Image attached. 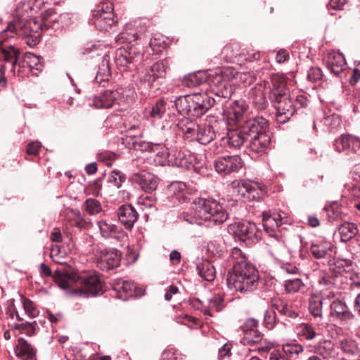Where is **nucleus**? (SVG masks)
Here are the masks:
<instances>
[{"label": "nucleus", "instance_id": "obj_57", "mask_svg": "<svg viewBox=\"0 0 360 360\" xmlns=\"http://www.w3.org/2000/svg\"><path fill=\"white\" fill-rule=\"evenodd\" d=\"M117 155L110 151L102 152L98 155V160L103 162L108 167L112 165L114 160L116 159Z\"/></svg>", "mask_w": 360, "mask_h": 360}, {"label": "nucleus", "instance_id": "obj_7", "mask_svg": "<svg viewBox=\"0 0 360 360\" xmlns=\"http://www.w3.org/2000/svg\"><path fill=\"white\" fill-rule=\"evenodd\" d=\"M32 31L29 23L20 19L10 21L6 29L0 32V51L4 54L6 62L15 66L18 62L20 51L15 49V44L11 41L15 37L26 39V44L32 46L37 43V39H30Z\"/></svg>", "mask_w": 360, "mask_h": 360}, {"label": "nucleus", "instance_id": "obj_13", "mask_svg": "<svg viewBox=\"0 0 360 360\" xmlns=\"http://www.w3.org/2000/svg\"><path fill=\"white\" fill-rule=\"evenodd\" d=\"M162 155L165 157V160L172 165L178 167H184L189 169L191 161L193 160L194 153H191L187 150H171L167 148L165 152H162Z\"/></svg>", "mask_w": 360, "mask_h": 360}, {"label": "nucleus", "instance_id": "obj_22", "mask_svg": "<svg viewBox=\"0 0 360 360\" xmlns=\"http://www.w3.org/2000/svg\"><path fill=\"white\" fill-rule=\"evenodd\" d=\"M142 136H125L122 139V144L130 150L139 151H155V148L160 146L158 143L146 141L141 139Z\"/></svg>", "mask_w": 360, "mask_h": 360}, {"label": "nucleus", "instance_id": "obj_16", "mask_svg": "<svg viewBox=\"0 0 360 360\" xmlns=\"http://www.w3.org/2000/svg\"><path fill=\"white\" fill-rule=\"evenodd\" d=\"M89 105L97 109L111 108L119 101V91L105 90L89 98Z\"/></svg>", "mask_w": 360, "mask_h": 360}, {"label": "nucleus", "instance_id": "obj_54", "mask_svg": "<svg viewBox=\"0 0 360 360\" xmlns=\"http://www.w3.org/2000/svg\"><path fill=\"white\" fill-rule=\"evenodd\" d=\"M258 329V322L255 319H248L240 326V330L243 332V335L247 334L248 332L255 331Z\"/></svg>", "mask_w": 360, "mask_h": 360}, {"label": "nucleus", "instance_id": "obj_2", "mask_svg": "<svg viewBox=\"0 0 360 360\" xmlns=\"http://www.w3.org/2000/svg\"><path fill=\"white\" fill-rule=\"evenodd\" d=\"M39 273L43 277L52 276L54 282L63 290L68 289L71 284L78 283L80 288L70 291L72 295L79 297L94 296L103 291V283L96 271H89L78 275L74 272H68L56 269L52 274L51 269L44 263L39 266Z\"/></svg>", "mask_w": 360, "mask_h": 360}, {"label": "nucleus", "instance_id": "obj_52", "mask_svg": "<svg viewBox=\"0 0 360 360\" xmlns=\"http://www.w3.org/2000/svg\"><path fill=\"white\" fill-rule=\"evenodd\" d=\"M264 326L269 329H273L276 324V315L274 310H266L264 316Z\"/></svg>", "mask_w": 360, "mask_h": 360}, {"label": "nucleus", "instance_id": "obj_60", "mask_svg": "<svg viewBox=\"0 0 360 360\" xmlns=\"http://www.w3.org/2000/svg\"><path fill=\"white\" fill-rule=\"evenodd\" d=\"M341 348L344 353L349 356H354L358 353V349L356 344L353 342H342Z\"/></svg>", "mask_w": 360, "mask_h": 360}, {"label": "nucleus", "instance_id": "obj_58", "mask_svg": "<svg viewBox=\"0 0 360 360\" xmlns=\"http://www.w3.org/2000/svg\"><path fill=\"white\" fill-rule=\"evenodd\" d=\"M319 283L325 286L327 289H330L335 284V279L327 272H321L320 274Z\"/></svg>", "mask_w": 360, "mask_h": 360}, {"label": "nucleus", "instance_id": "obj_34", "mask_svg": "<svg viewBox=\"0 0 360 360\" xmlns=\"http://www.w3.org/2000/svg\"><path fill=\"white\" fill-rule=\"evenodd\" d=\"M15 354L20 358L32 359L35 355V350L26 340L21 338L18 340Z\"/></svg>", "mask_w": 360, "mask_h": 360}, {"label": "nucleus", "instance_id": "obj_27", "mask_svg": "<svg viewBox=\"0 0 360 360\" xmlns=\"http://www.w3.org/2000/svg\"><path fill=\"white\" fill-rule=\"evenodd\" d=\"M98 226L101 236L105 238H120L126 236L125 233L121 228L106 220L98 221Z\"/></svg>", "mask_w": 360, "mask_h": 360}, {"label": "nucleus", "instance_id": "obj_59", "mask_svg": "<svg viewBox=\"0 0 360 360\" xmlns=\"http://www.w3.org/2000/svg\"><path fill=\"white\" fill-rule=\"evenodd\" d=\"M323 77L322 70L319 67H311L307 73V79L311 82L320 80Z\"/></svg>", "mask_w": 360, "mask_h": 360}, {"label": "nucleus", "instance_id": "obj_37", "mask_svg": "<svg viewBox=\"0 0 360 360\" xmlns=\"http://www.w3.org/2000/svg\"><path fill=\"white\" fill-rule=\"evenodd\" d=\"M303 352L304 348L299 343H287L283 346L281 351L288 360H297Z\"/></svg>", "mask_w": 360, "mask_h": 360}, {"label": "nucleus", "instance_id": "obj_49", "mask_svg": "<svg viewBox=\"0 0 360 360\" xmlns=\"http://www.w3.org/2000/svg\"><path fill=\"white\" fill-rule=\"evenodd\" d=\"M115 91H119V101L120 100L122 102L127 105L133 103L134 92L132 90L129 89L120 88L116 89Z\"/></svg>", "mask_w": 360, "mask_h": 360}, {"label": "nucleus", "instance_id": "obj_64", "mask_svg": "<svg viewBox=\"0 0 360 360\" xmlns=\"http://www.w3.org/2000/svg\"><path fill=\"white\" fill-rule=\"evenodd\" d=\"M346 0H330L328 4V8L333 10H342Z\"/></svg>", "mask_w": 360, "mask_h": 360}, {"label": "nucleus", "instance_id": "obj_50", "mask_svg": "<svg viewBox=\"0 0 360 360\" xmlns=\"http://www.w3.org/2000/svg\"><path fill=\"white\" fill-rule=\"evenodd\" d=\"M22 302L25 312L30 318H35L39 315V311L33 302L29 299L22 298Z\"/></svg>", "mask_w": 360, "mask_h": 360}, {"label": "nucleus", "instance_id": "obj_24", "mask_svg": "<svg viewBox=\"0 0 360 360\" xmlns=\"http://www.w3.org/2000/svg\"><path fill=\"white\" fill-rule=\"evenodd\" d=\"M117 216L127 229H131L139 217L136 210L129 204L121 205L117 210Z\"/></svg>", "mask_w": 360, "mask_h": 360}, {"label": "nucleus", "instance_id": "obj_44", "mask_svg": "<svg viewBox=\"0 0 360 360\" xmlns=\"http://www.w3.org/2000/svg\"><path fill=\"white\" fill-rule=\"evenodd\" d=\"M25 61L32 72L34 70L39 72L42 70L44 65L40 56L30 53L26 55Z\"/></svg>", "mask_w": 360, "mask_h": 360}, {"label": "nucleus", "instance_id": "obj_12", "mask_svg": "<svg viewBox=\"0 0 360 360\" xmlns=\"http://www.w3.org/2000/svg\"><path fill=\"white\" fill-rule=\"evenodd\" d=\"M262 226L270 237H278V229L281 224H288V215L284 212H264Z\"/></svg>", "mask_w": 360, "mask_h": 360}, {"label": "nucleus", "instance_id": "obj_11", "mask_svg": "<svg viewBox=\"0 0 360 360\" xmlns=\"http://www.w3.org/2000/svg\"><path fill=\"white\" fill-rule=\"evenodd\" d=\"M232 184L234 191L248 200L259 198L265 191V188L262 184L250 180H236L233 181Z\"/></svg>", "mask_w": 360, "mask_h": 360}, {"label": "nucleus", "instance_id": "obj_36", "mask_svg": "<svg viewBox=\"0 0 360 360\" xmlns=\"http://www.w3.org/2000/svg\"><path fill=\"white\" fill-rule=\"evenodd\" d=\"M166 103L162 99H158L155 105H153L146 112V117L147 119L154 120H160L162 118L166 111Z\"/></svg>", "mask_w": 360, "mask_h": 360}, {"label": "nucleus", "instance_id": "obj_47", "mask_svg": "<svg viewBox=\"0 0 360 360\" xmlns=\"http://www.w3.org/2000/svg\"><path fill=\"white\" fill-rule=\"evenodd\" d=\"M85 210L89 214H98L102 210L101 202L92 198H87L84 202Z\"/></svg>", "mask_w": 360, "mask_h": 360}, {"label": "nucleus", "instance_id": "obj_10", "mask_svg": "<svg viewBox=\"0 0 360 360\" xmlns=\"http://www.w3.org/2000/svg\"><path fill=\"white\" fill-rule=\"evenodd\" d=\"M229 232L232 233L236 239L251 245L260 238V231L255 223L244 221L234 223L229 227Z\"/></svg>", "mask_w": 360, "mask_h": 360}, {"label": "nucleus", "instance_id": "obj_17", "mask_svg": "<svg viewBox=\"0 0 360 360\" xmlns=\"http://www.w3.org/2000/svg\"><path fill=\"white\" fill-rule=\"evenodd\" d=\"M341 125V118L338 115L331 114L326 115L322 120H316L313 123V128L317 132L335 134Z\"/></svg>", "mask_w": 360, "mask_h": 360}, {"label": "nucleus", "instance_id": "obj_5", "mask_svg": "<svg viewBox=\"0 0 360 360\" xmlns=\"http://www.w3.org/2000/svg\"><path fill=\"white\" fill-rule=\"evenodd\" d=\"M269 99L276 110V121L280 123L286 122L295 114L296 108H304L308 103L304 95L297 96L293 101L285 83L278 79L272 80Z\"/></svg>", "mask_w": 360, "mask_h": 360}, {"label": "nucleus", "instance_id": "obj_62", "mask_svg": "<svg viewBox=\"0 0 360 360\" xmlns=\"http://www.w3.org/2000/svg\"><path fill=\"white\" fill-rule=\"evenodd\" d=\"M194 157V160L191 161V165H190L188 169H193L195 171H198L204 166L205 160L201 155H198L195 153Z\"/></svg>", "mask_w": 360, "mask_h": 360}, {"label": "nucleus", "instance_id": "obj_63", "mask_svg": "<svg viewBox=\"0 0 360 360\" xmlns=\"http://www.w3.org/2000/svg\"><path fill=\"white\" fill-rule=\"evenodd\" d=\"M41 144L39 141H33L27 145L26 152L29 155H37L39 153V151L41 149Z\"/></svg>", "mask_w": 360, "mask_h": 360}, {"label": "nucleus", "instance_id": "obj_15", "mask_svg": "<svg viewBox=\"0 0 360 360\" xmlns=\"http://www.w3.org/2000/svg\"><path fill=\"white\" fill-rule=\"evenodd\" d=\"M122 255L116 249H103L98 255V266L103 271H109L120 266Z\"/></svg>", "mask_w": 360, "mask_h": 360}, {"label": "nucleus", "instance_id": "obj_38", "mask_svg": "<svg viewBox=\"0 0 360 360\" xmlns=\"http://www.w3.org/2000/svg\"><path fill=\"white\" fill-rule=\"evenodd\" d=\"M295 332L298 336L303 338L306 340H311L318 335L314 327L306 323H302L295 328Z\"/></svg>", "mask_w": 360, "mask_h": 360}, {"label": "nucleus", "instance_id": "obj_46", "mask_svg": "<svg viewBox=\"0 0 360 360\" xmlns=\"http://www.w3.org/2000/svg\"><path fill=\"white\" fill-rule=\"evenodd\" d=\"M345 187L351 192L352 195L354 198V207L360 211V184L359 183L346 184Z\"/></svg>", "mask_w": 360, "mask_h": 360}, {"label": "nucleus", "instance_id": "obj_21", "mask_svg": "<svg viewBox=\"0 0 360 360\" xmlns=\"http://www.w3.org/2000/svg\"><path fill=\"white\" fill-rule=\"evenodd\" d=\"M192 304L197 309H200L204 315L212 316L211 310L214 309L217 311H221L225 306L224 300L221 295H214L207 300V304H205L198 299L192 302Z\"/></svg>", "mask_w": 360, "mask_h": 360}, {"label": "nucleus", "instance_id": "obj_43", "mask_svg": "<svg viewBox=\"0 0 360 360\" xmlns=\"http://www.w3.org/2000/svg\"><path fill=\"white\" fill-rule=\"evenodd\" d=\"M138 39L137 32L130 26L126 27L125 30L120 33L116 37L118 43H131Z\"/></svg>", "mask_w": 360, "mask_h": 360}, {"label": "nucleus", "instance_id": "obj_29", "mask_svg": "<svg viewBox=\"0 0 360 360\" xmlns=\"http://www.w3.org/2000/svg\"><path fill=\"white\" fill-rule=\"evenodd\" d=\"M249 97L255 108L259 110H264L268 106L264 88L261 85L252 87L249 91Z\"/></svg>", "mask_w": 360, "mask_h": 360}, {"label": "nucleus", "instance_id": "obj_53", "mask_svg": "<svg viewBox=\"0 0 360 360\" xmlns=\"http://www.w3.org/2000/svg\"><path fill=\"white\" fill-rule=\"evenodd\" d=\"M124 181V175L120 172L116 170L112 171L108 178V182L112 184L117 188L121 187Z\"/></svg>", "mask_w": 360, "mask_h": 360}, {"label": "nucleus", "instance_id": "obj_41", "mask_svg": "<svg viewBox=\"0 0 360 360\" xmlns=\"http://www.w3.org/2000/svg\"><path fill=\"white\" fill-rule=\"evenodd\" d=\"M14 328L20 330L21 333H25L28 336L35 335L39 329L37 321H34L32 322L26 321L21 323H15Z\"/></svg>", "mask_w": 360, "mask_h": 360}, {"label": "nucleus", "instance_id": "obj_19", "mask_svg": "<svg viewBox=\"0 0 360 360\" xmlns=\"http://www.w3.org/2000/svg\"><path fill=\"white\" fill-rule=\"evenodd\" d=\"M330 316L333 319L342 322H348L354 318L346 302L340 299L334 300L330 304Z\"/></svg>", "mask_w": 360, "mask_h": 360}, {"label": "nucleus", "instance_id": "obj_26", "mask_svg": "<svg viewBox=\"0 0 360 360\" xmlns=\"http://www.w3.org/2000/svg\"><path fill=\"white\" fill-rule=\"evenodd\" d=\"M325 61L328 70L336 76L345 70L346 61L342 53H329Z\"/></svg>", "mask_w": 360, "mask_h": 360}, {"label": "nucleus", "instance_id": "obj_8", "mask_svg": "<svg viewBox=\"0 0 360 360\" xmlns=\"http://www.w3.org/2000/svg\"><path fill=\"white\" fill-rule=\"evenodd\" d=\"M113 4L110 1H102L92 11L91 22L100 31H108L116 23L113 13Z\"/></svg>", "mask_w": 360, "mask_h": 360}, {"label": "nucleus", "instance_id": "obj_28", "mask_svg": "<svg viewBox=\"0 0 360 360\" xmlns=\"http://www.w3.org/2000/svg\"><path fill=\"white\" fill-rule=\"evenodd\" d=\"M333 245L328 240H321L313 243L310 246V252L316 259H321L330 255Z\"/></svg>", "mask_w": 360, "mask_h": 360}, {"label": "nucleus", "instance_id": "obj_30", "mask_svg": "<svg viewBox=\"0 0 360 360\" xmlns=\"http://www.w3.org/2000/svg\"><path fill=\"white\" fill-rule=\"evenodd\" d=\"M271 306L280 314L289 319H295L299 316V314L293 309L292 307L283 299L276 298L273 300Z\"/></svg>", "mask_w": 360, "mask_h": 360}, {"label": "nucleus", "instance_id": "obj_48", "mask_svg": "<svg viewBox=\"0 0 360 360\" xmlns=\"http://www.w3.org/2000/svg\"><path fill=\"white\" fill-rule=\"evenodd\" d=\"M263 340V334L258 329L255 331L248 332L244 335L242 342L244 345L252 343H259Z\"/></svg>", "mask_w": 360, "mask_h": 360}, {"label": "nucleus", "instance_id": "obj_33", "mask_svg": "<svg viewBox=\"0 0 360 360\" xmlns=\"http://www.w3.org/2000/svg\"><path fill=\"white\" fill-rule=\"evenodd\" d=\"M314 353L326 359L333 356L334 347L331 341L321 340L314 346Z\"/></svg>", "mask_w": 360, "mask_h": 360}, {"label": "nucleus", "instance_id": "obj_61", "mask_svg": "<svg viewBox=\"0 0 360 360\" xmlns=\"http://www.w3.org/2000/svg\"><path fill=\"white\" fill-rule=\"evenodd\" d=\"M71 212L74 217L73 220L77 227L83 229L87 224L86 220L83 217L79 210H72Z\"/></svg>", "mask_w": 360, "mask_h": 360}, {"label": "nucleus", "instance_id": "obj_55", "mask_svg": "<svg viewBox=\"0 0 360 360\" xmlns=\"http://www.w3.org/2000/svg\"><path fill=\"white\" fill-rule=\"evenodd\" d=\"M222 140L227 143L231 148H240L245 141V136H224Z\"/></svg>", "mask_w": 360, "mask_h": 360}, {"label": "nucleus", "instance_id": "obj_25", "mask_svg": "<svg viewBox=\"0 0 360 360\" xmlns=\"http://www.w3.org/2000/svg\"><path fill=\"white\" fill-rule=\"evenodd\" d=\"M110 60V53L108 52L103 56L102 61L98 66L95 82L99 86H105L112 78Z\"/></svg>", "mask_w": 360, "mask_h": 360}, {"label": "nucleus", "instance_id": "obj_3", "mask_svg": "<svg viewBox=\"0 0 360 360\" xmlns=\"http://www.w3.org/2000/svg\"><path fill=\"white\" fill-rule=\"evenodd\" d=\"M233 266L229 270L226 284L229 289L240 292H252L259 285V272L246 258L240 249L234 248L229 255Z\"/></svg>", "mask_w": 360, "mask_h": 360}, {"label": "nucleus", "instance_id": "obj_51", "mask_svg": "<svg viewBox=\"0 0 360 360\" xmlns=\"http://www.w3.org/2000/svg\"><path fill=\"white\" fill-rule=\"evenodd\" d=\"M172 189L174 190V193L176 195V198L183 202L186 201V185L183 182H176L172 184Z\"/></svg>", "mask_w": 360, "mask_h": 360}, {"label": "nucleus", "instance_id": "obj_35", "mask_svg": "<svg viewBox=\"0 0 360 360\" xmlns=\"http://www.w3.org/2000/svg\"><path fill=\"white\" fill-rule=\"evenodd\" d=\"M198 274L207 281H212L215 277V269L212 264L207 261H202L197 265Z\"/></svg>", "mask_w": 360, "mask_h": 360}, {"label": "nucleus", "instance_id": "obj_40", "mask_svg": "<svg viewBox=\"0 0 360 360\" xmlns=\"http://www.w3.org/2000/svg\"><path fill=\"white\" fill-rule=\"evenodd\" d=\"M177 127L179 133L184 135H199L198 125L193 121L188 120H181L178 123Z\"/></svg>", "mask_w": 360, "mask_h": 360}, {"label": "nucleus", "instance_id": "obj_6", "mask_svg": "<svg viewBox=\"0 0 360 360\" xmlns=\"http://www.w3.org/2000/svg\"><path fill=\"white\" fill-rule=\"evenodd\" d=\"M181 218L190 224L201 226L207 221L220 224L228 219V213L216 200L198 198L193 201L186 212L181 214Z\"/></svg>", "mask_w": 360, "mask_h": 360}, {"label": "nucleus", "instance_id": "obj_20", "mask_svg": "<svg viewBox=\"0 0 360 360\" xmlns=\"http://www.w3.org/2000/svg\"><path fill=\"white\" fill-rule=\"evenodd\" d=\"M131 179L140 185L141 188L146 192H153L158 186V178L144 170L134 173L131 176Z\"/></svg>", "mask_w": 360, "mask_h": 360}, {"label": "nucleus", "instance_id": "obj_56", "mask_svg": "<svg viewBox=\"0 0 360 360\" xmlns=\"http://www.w3.org/2000/svg\"><path fill=\"white\" fill-rule=\"evenodd\" d=\"M205 81V78L201 77L200 75H188L184 79V84L191 87L197 86Z\"/></svg>", "mask_w": 360, "mask_h": 360}, {"label": "nucleus", "instance_id": "obj_18", "mask_svg": "<svg viewBox=\"0 0 360 360\" xmlns=\"http://www.w3.org/2000/svg\"><path fill=\"white\" fill-rule=\"evenodd\" d=\"M168 69L169 63L167 60H159L150 66L143 76L142 79L148 82V86H150L158 79H165Z\"/></svg>", "mask_w": 360, "mask_h": 360}, {"label": "nucleus", "instance_id": "obj_4", "mask_svg": "<svg viewBox=\"0 0 360 360\" xmlns=\"http://www.w3.org/2000/svg\"><path fill=\"white\" fill-rule=\"evenodd\" d=\"M222 112L226 119L228 131L226 135H233L235 124L243 119L244 113L248 110V105L243 100L231 101L230 99L221 102ZM269 122L262 117H258L248 121L245 130L236 131L234 135H266L269 131Z\"/></svg>", "mask_w": 360, "mask_h": 360}, {"label": "nucleus", "instance_id": "obj_23", "mask_svg": "<svg viewBox=\"0 0 360 360\" xmlns=\"http://www.w3.org/2000/svg\"><path fill=\"white\" fill-rule=\"evenodd\" d=\"M336 151L356 153L360 148V139L358 136H337L333 141Z\"/></svg>", "mask_w": 360, "mask_h": 360}, {"label": "nucleus", "instance_id": "obj_32", "mask_svg": "<svg viewBox=\"0 0 360 360\" xmlns=\"http://www.w3.org/2000/svg\"><path fill=\"white\" fill-rule=\"evenodd\" d=\"M113 288L118 293L124 292L129 294V297L136 296V287L134 283L130 281H125L123 278H118L113 281Z\"/></svg>", "mask_w": 360, "mask_h": 360}, {"label": "nucleus", "instance_id": "obj_1", "mask_svg": "<svg viewBox=\"0 0 360 360\" xmlns=\"http://www.w3.org/2000/svg\"><path fill=\"white\" fill-rule=\"evenodd\" d=\"M226 77L227 75L217 74L212 79L211 90L218 100L206 93L188 94L176 98L174 105L179 113L183 116L200 117L214 104L220 103V98H229L234 91V87Z\"/></svg>", "mask_w": 360, "mask_h": 360}, {"label": "nucleus", "instance_id": "obj_9", "mask_svg": "<svg viewBox=\"0 0 360 360\" xmlns=\"http://www.w3.org/2000/svg\"><path fill=\"white\" fill-rule=\"evenodd\" d=\"M111 59L118 68L131 69L141 60L142 54L139 48L133 45L120 47L110 53Z\"/></svg>", "mask_w": 360, "mask_h": 360}, {"label": "nucleus", "instance_id": "obj_31", "mask_svg": "<svg viewBox=\"0 0 360 360\" xmlns=\"http://www.w3.org/2000/svg\"><path fill=\"white\" fill-rule=\"evenodd\" d=\"M359 232L357 225L352 222H344L338 227L340 241L346 243L353 238Z\"/></svg>", "mask_w": 360, "mask_h": 360}, {"label": "nucleus", "instance_id": "obj_45", "mask_svg": "<svg viewBox=\"0 0 360 360\" xmlns=\"http://www.w3.org/2000/svg\"><path fill=\"white\" fill-rule=\"evenodd\" d=\"M284 288L288 293H295L303 289L304 284L300 278L287 279L284 283Z\"/></svg>", "mask_w": 360, "mask_h": 360}, {"label": "nucleus", "instance_id": "obj_14", "mask_svg": "<svg viewBox=\"0 0 360 360\" xmlns=\"http://www.w3.org/2000/svg\"><path fill=\"white\" fill-rule=\"evenodd\" d=\"M242 166L243 161L238 155L219 156L214 162L215 170L224 174L238 172Z\"/></svg>", "mask_w": 360, "mask_h": 360}, {"label": "nucleus", "instance_id": "obj_39", "mask_svg": "<svg viewBox=\"0 0 360 360\" xmlns=\"http://www.w3.org/2000/svg\"><path fill=\"white\" fill-rule=\"evenodd\" d=\"M270 141V136H254L250 141V147L256 153L263 152L267 148Z\"/></svg>", "mask_w": 360, "mask_h": 360}, {"label": "nucleus", "instance_id": "obj_42", "mask_svg": "<svg viewBox=\"0 0 360 360\" xmlns=\"http://www.w3.org/2000/svg\"><path fill=\"white\" fill-rule=\"evenodd\" d=\"M323 302L318 295H311L309 302V310L314 317H321L323 312Z\"/></svg>", "mask_w": 360, "mask_h": 360}]
</instances>
